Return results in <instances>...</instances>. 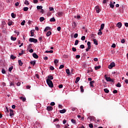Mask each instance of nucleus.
I'll list each match as a JSON object with an SVG mask.
<instances>
[{
	"mask_svg": "<svg viewBox=\"0 0 128 128\" xmlns=\"http://www.w3.org/2000/svg\"><path fill=\"white\" fill-rule=\"evenodd\" d=\"M47 84H48V86L50 88H54V84L52 83V82L50 80H46Z\"/></svg>",
	"mask_w": 128,
	"mask_h": 128,
	"instance_id": "nucleus-1",
	"label": "nucleus"
},
{
	"mask_svg": "<svg viewBox=\"0 0 128 128\" xmlns=\"http://www.w3.org/2000/svg\"><path fill=\"white\" fill-rule=\"evenodd\" d=\"M116 66V64L114 62H112L108 66V68L110 70H112V68H114Z\"/></svg>",
	"mask_w": 128,
	"mask_h": 128,
	"instance_id": "nucleus-2",
	"label": "nucleus"
},
{
	"mask_svg": "<svg viewBox=\"0 0 128 128\" xmlns=\"http://www.w3.org/2000/svg\"><path fill=\"white\" fill-rule=\"evenodd\" d=\"M29 42H34V44H36V42H38V40L34 38H30Z\"/></svg>",
	"mask_w": 128,
	"mask_h": 128,
	"instance_id": "nucleus-3",
	"label": "nucleus"
},
{
	"mask_svg": "<svg viewBox=\"0 0 128 128\" xmlns=\"http://www.w3.org/2000/svg\"><path fill=\"white\" fill-rule=\"evenodd\" d=\"M94 82H94V80L90 81V88H94Z\"/></svg>",
	"mask_w": 128,
	"mask_h": 128,
	"instance_id": "nucleus-4",
	"label": "nucleus"
},
{
	"mask_svg": "<svg viewBox=\"0 0 128 128\" xmlns=\"http://www.w3.org/2000/svg\"><path fill=\"white\" fill-rule=\"evenodd\" d=\"M95 10H96L97 14L100 13V7L98 6H96L95 7Z\"/></svg>",
	"mask_w": 128,
	"mask_h": 128,
	"instance_id": "nucleus-5",
	"label": "nucleus"
},
{
	"mask_svg": "<svg viewBox=\"0 0 128 128\" xmlns=\"http://www.w3.org/2000/svg\"><path fill=\"white\" fill-rule=\"evenodd\" d=\"M88 118H89L90 121L92 122V120H94V118H94V116H90Z\"/></svg>",
	"mask_w": 128,
	"mask_h": 128,
	"instance_id": "nucleus-6",
	"label": "nucleus"
},
{
	"mask_svg": "<svg viewBox=\"0 0 128 128\" xmlns=\"http://www.w3.org/2000/svg\"><path fill=\"white\" fill-rule=\"evenodd\" d=\"M56 16H57L60 17L62 16V12H58L56 14Z\"/></svg>",
	"mask_w": 128,
	"mask_h": 128,
	"instance_id": "nucleus-7",
	"label": "nucleus"
},
{
	"mask_svg": "<svg viewBox=\"0 0 128 128\" xmlns=\"http://www.w3.org/2000/svg\"><path fill=\"white\" fill-rule=\"evenodd\" d=\"M32 56L34 58H38V56L36 54V53H34L32 54Z\"/></svg>",
	"mask_w": 128,
	"mask_h": 128,
	"instance_id": "nucleus-8",
	"label": "nucleus"
},
{
	"mask_svg": "<svg viewBox=\"0 0 128 128\" xmlns=\"http://www.w3.org/2000/svg\"><path fill=\"white\" fill-rule=\"evenodd\" d=\"M116 26L118 28H122V22H119L117 24Z\"/></svg>",
	"mask_w": 128,
	"mask_h": 128,
	"instance_id": "nucleus-9",
	"label": "nucleus"
},
{
	"mask_svg": "<svg viewBox=\"0 0 128 128\" xmlns=\"http://www.w3.org/2000/svg\"><path fill=\"white\" fill-rule=\"evenodd\" d=\"M106 75L104 76V78L107 82H110L111 78L110 77H106Z\"/></svg>",
	"mask_w": 128,
	"mask_h": 128,
	"instance_id": "nucleus-10",
	"label": "nucleus"
},
{
	"mask_svg": "<svg viewBox=\"0 0 128 128\" xmlns=\"http://www.w3.org/2000/svg\"><path fill=\"white\" fill-rule=\"evenodd\" d=\"M104 28V24H102L100 26V28L99 29L100 30H102Z\"/></svg>",
	"mask_w": 128,
	"mask_h": 128,
	"instance_id": "nucleus-11",
	"label": "nucleus"
},
{
	"mask_svg": "<svg viewBox=\"0 0 128 128\" xmlns=\"http://www.w3.org/2000/svg\"><path fill=\"white\" fill-rule=\"evenodd\" d=\"M47 110H48L49 112H50V110H54V108L52 106H48L47 107Z\"/></svg>",
	"mask_w": 128,
	"mask_h": 128,
	"instance_id": "nucleus-12",
	"label": "nucleus"
},
{
	"mask_svg": "<svg viewBox=\"0 0 128 128\" xmlns=\"http://www.w3.org/2000/svg\"><path fill=\"white\" fill-rule=\"evenodd\" d=\"M93 42L96 46H98V40H96V39H93Z\"/></svg>",
	"mask_w": 128,
	"mask_h": 128,
	"instance_id": "nucleus-13",
	"label": "nucleus"
},
{
	"mask_svg": "<svg viewBox=\"0 0 128 128\" xmlns=\"http://www.w3.org/2000/svg\"><path fill=\"white\" fill-rule=\"evenodd\" d=\"M110 8H114V3L112 2H110Z\"/></svg>",
	"mask_w": 128,
	"mask_h": 128,
	"instance_id": "nucleus-14",
	"label": "nucleus"
},
{
	"mask_svg": "<svg viewBox=\"0 0 128 128\" xmlns=\"http://www.w3.org/2000/svg\"><path fill=\"white\" fill-rule=\"evenodd\" d=\"M10 116H14V110L10 109Z\"/></svg>",
	"mask_w": 128,
	"mask_h": 128,
	"instance_id": "nucleus-15",
	"label": "nucleus"
},
{
	"mask_svg": "<svg viewBox=\"0 0 128 128\" xmlns=\"http://www.w3.org/2000/svg\"><path fill=\"white\" fill-rule=\"evenodd\" d=\"M50 30V26H46L44 30V32H48V30Z\"/></svg>",
	"mask_w": 128,
	"mask_h": 128,
	"instance_id": "nucleus-16",
	"label": "nucleus"
},
{
	"mask_svg": "<svg viewBox=\"0 0 128 128\" xmlns=\"http://www.w3.org/2000/svg\"><path fill=\"white\" fill-rule=\"evenodd\" d=\"M71 122H72V124H76V121L74 119L71 120Z\"/></svg>",
	"mask_w": 128,
	"mask_h": 128,
	"instance_id": "nucleus-17",
	"label": "nucleus"
},
{
	"mask_svg": "<svg viewBox=\"0 0 128 128\" xmlns=\"http://www.w3.org/2000/svg\"><path fill=\"white\" fill-rule=\"evenodd\" d=\"M80 77H77L75 80V83L78 84V82H80Z\"/></svg>",
	"mask_w": 128,
	"mask_h": 128,
	"instance_id": "nucleus-18",
	"label": "nucleus"
},
{
	"mask_svg": "<svg viewBox=\"0 0 128 128\" xmlns=\"http://www.w3.org/2000/svg\"><path fill=\"white\" fill-rule=\"evenodd\" d=\"M47 80H54V77L52 76V75H49L48 76V79Z\"/></svg>",
	"mask_w": 128,
	"mask_h": 128,
	"instance_id": "nucleus-19",
	"label": "nucleus"
},
{
	"mask_svg": "<svg viewBox=\"0 0 128 128\" xmlns=\"http://www.w3.org/2000/svg\"><path fill=\"white\" fill-rule=\"evenodd\" d=\"M66 112V109H63L62 110H60V114H64Z\"/></svg>",
	"mask_w": 128,
	"mask_h": 128,
	"instance_id": "nucleus-20",
	"label": "nucleus"
},
{
	"mask_svg": "<svg viewBox=\"0 0 128 128\" xmlns=\"http://www.w3.org/2000/svg\"><path fill=\"white\" fill-rule=\"evenodd\" d=\"M51 34H52V32H50V31H48V32H47V33L46 34V36H50Z\"/></svg>",
	"mask_w": 128,
	"mask_h": 128,
	"instance_id": "nucleus-21",
	"label": "nucleus"
},
{
	"mask_svg": "<svg viewBox=\"0 0 128 128\" xmlns=\"http://www.w3.org/2000/svg\"><path fill=\"white\" fill-rule=\"evenodd\" d=\"M112 74H113V76H118V72H112Z\"/></svg>",
	"mask_w": 128,
	"mask_h": 128,
	"instance_id": "nucleus-22",
	"label": "nucleus"
},
{
	"mask_svg": "<svg viewBox=\"0 0 128 128\" xmlns=\"http://www.w3.org/2000/svg\"><path fill=\"white\" fill-rule=\"evenodd\" d=\"M10 39H11V40H13L14 42V40H16V38L12 36L10 37Z\"/></svg>",
	"mask_w": 128,
	"mask_h": 128,
	"instance_id": "nucleus-23",
	"label": "nucleus"
},
{
	"mask_svg": "<svg viewBox=\"0 0 128 128\" xmlns=\"http://www.w3.org/2000/svg\"><path fill=\"white\" fill-rule=\"evenodd\" d=\"M45 52L46 53V54H48L49 52L50 53V54H52V52H54V51L53 50H46V52Z\"/></svg>",
	"mask_w": 128,
	"mask_h": 128,
	"instance_id": "nucleus-24",
	"label": "nucleus"
},
{
	"mask_svg": "<svg viewBox=\"0 0 128 128\" xmlns=\"http://www.w3.org/2000/svg\"><path fill=\"white\" fill-rule=\"evenodd\" d=\"M11 16L12 18H16V16L14 13H12Z\"/></svg>",
	"mask_w": 128,
	"mask_h": 128,
	"instance_id": "nucleus-25",
	"label": "nucleus"
},
{
	"mask_svg": "<svg viewBox=\"0 0 128 128\" xmlns=\"http://www.w3.org/2000/svg\"><path fill=\"white\" fill-rule=\"evenodd\" d=\"M80 92H84V86H80Z\"/></svg>",
	"mask_w": 128,
	"mask_h": 128,
	"instance_id": "nucleus-26",
	"label": "nucleus"
},
{
	"mask_svg": "<svg viewBox=\"0 0 128 128\" xmlns=\"http://www.w3.org/2000/svg\"><path fill=\"white\" fill-rule=\"evenodd\" d=\"M104 90L106 94H108V92H110V90L108 88H104Z\"/></svg>",
	"mask_w": 128,
	"mask_h": 128,
	"instance_id": "nucleus-27",
	"label": "nucleus"
},
{
	"mask_svg": "<svg viewBox=\"0 0 128 128\" xmlns=\"http://www.w3.org/2000/svg\"><path fill=\"white\" fill-rule=\"evenodd\" d=\"M100 68H101L100 66H95L94 68H95L96 70H100Z\"/></svg>",
	"mask_w": 128,
	"mask_h": 128,
	"instance_id": "nucleus-28",
	"label": "nucleus"
},
{
	"mask_svg": "<svg viewBox=\"0 0 128 128\" xmlns=\"http://www.w3.org/2000/svg\"><path fill=\"white\" fill-rule=\"evenodd\" d=\"M20 99H21L22 100V102H24L25 100H26V98L22 96L20 97Z\"/></svg>",
	"mask_w": 128,
	"mask_h": 128,
	"instance_id": "nucleus-29",
	"label": "nucleus"
},
{
	"mask_svg": "<svg viewBox=\"0 0 128 128\" xmlns=\"http://www.w3.org/2000/svg\"><path fill=\"white\" fill-rule=\"evenodd\" d=\"M87 46L88 48H92V46H90V42H87Z\"/></svg>",
	"mask_w": 128,
	"mask_h": 128,
	"instance_id": "nucleus-30",
	"label": "nucleus"
},
{
	"mask_svg": "<svg viewBox=\"0 0 128 128\" xmlns=\"http://www.w3.org/2000/svg\"><path fill=\"white\" fill-rule=\"evenodd\" d=\"M99 32H98V36H102V30H100V29H99Z\"/></svg>",
	"mask_w": 128,
	"mask_h": 128,
	"instance_id": "nucleus-31",
	"label": "nucleus"
},
{
	"mask_svg": "<svg viewBox=\"0 0 128 128\" xmlns=\"http://www.w3.org/2000/svg\"><path fill=\"white\" fill-rule=\"evenodd\" d=\"M36 8H37V10H42V6H36Z\"/></svg>",
	"mask_w": 128,
	"mask_h": 128,
	"instance_id": "nucleus-32",
	"label": "nucleus"
},
{
	"mask_svg": "<svg viewBox=\"0 0 128 128\" xmlns=\"http://www.w3.org/2000/svg\"><path fill=\"white\" fill-rule=\"evenodd\" d=\"M10 58H12V60H16V57L14 56V55H11Z\"/></svg>",
	"mask_w": 128,
	"mask_h": 128,
	"instance_id": "nucleus-33",
	"label": "nucleus"
},
{
	"mask_svg": "<svg viewBox=\"0 0 128 128\" xmlns=\"http://www.w3.org/2000/svg\"><path fill=\"white\" fill-rule=\"evenodd\" d=\"M50 22H56V18H50Z\"/></svg>",
	"mask_w": 128,
	"mask_h": 128,
	"instance_id": "nucleus-34",
	"label": "nucleus"
},
{
	"mask_svg": "<svg viewBox=\"0 0 128 128\" xmlns=\"http://www.w3.org/2000/svg\"><path fill=\"white\" fill-rule=\"evenodd\" d=\"M18 64L22 66L23 63L22 62V60H18Z\"/></svg>",
	"mask_w": 128,
	"mask_h": 128,
	"instance_id": "nucleus-35",
	"label": "nucleus"
},
{
	"mask_svg": "<svg viewBox=\"0 0 128 128\" xmlns=\"http://www.w3.org/2000/svg\"><path fill=\"white\" fill-rule=\"evenodd\" d=\"M66 73L67 74H70V69L66 70Z\"/></svg>",
	"mask_w": 128,
	"mask_h": 128,
	"instance_id": "nucleus-36",
	"label": "nucleus"
},
{
	"mask_svg": "<svg viewBox=\"0 0 128 128\" xmlns=\"http://www.w3.org/2000/svg\"><path fill=\"white\" fill-rule=\"evenodd\" d=\"M23 10L24 12H28V8L24 7Z\"/></svg>",
	"mask_w": 128,
	"mask_h": 128,
	"instance_id": "nucleus-37",
	"label": "nucleus"
},
{
	"mask_svg": "<svg viewBox=\"0 0 128 128\" xmlns=\"http://www.w3.org/2000/svg\"><path fill=\"white\" fill-rule=\"evenodd\" d=\"M54 64L55 65L56 64H58V60L56 59L54 60Z\"/></svg>",
	"mask_w": 128,
	"mask_h": 128,
	"instance_id": "nucleus-38",
	"label": "nucleus"
},
{
	"mask_svg": "<svg viewBox=\"0 0 128 128\" xmlns=\"http://www.w3.org/2000/svg\"><path fill=\"white\" fill-rule=\"evenodd\" d=\"M24 4H26V6H28V4H30V3H28V1L26 0H25Z\"/></svg>",
	"mask_w": 128,
	"mask_h": 128,
	"instance_id": "nucleus-39",
	"label": "nucleus"
},
{
	"mask_svg": "<svg viewBox=\"0 0 128 128\" xmlns=\"http://www.w3.org/2000/svg\"><path fill=\"white\" fill-rule=\"evenodd\" d=\"M116 86H117V88H120V86H122V84H120V83L118 82L116 85Z\"/></svg>",
	"mask_w": 128,
	"mask_h": 128,
	"instance_id": "nucleus-40",
	"label": "nucleus"
},
{
	"mask_svg": "<svg viewBox=\"0 0 128 128\" xmlns=\"http://www.w3.org/2000/svg\"><path fill=\"white\" fill-rule=\"evenodd\" d=\"M40 22H44V17H40Z\"/></svg>",
	"mask_w": 128,
	"mask_h": 128,
	"instance_id": "nucleus-41",
	"label": "nucleus"
},
{
	"mask_svg": "<svg viewBox=\"0 0 128 128\" xmlns=\"http://www.w3.org/2000/svg\"><path fill=\"white\" fill-rule=\"evenodd\" d=\"M64 68V64H61L59 67L60 70H62V68Z\"/></svg>",
	"mask_w": 128,
	"mask_h": 128,
	"instance_id": "nucleus-42",
	"label": "nucleus"
},
{
	"mask_svg": "<svg viewBox=\"0 0 128 128\" xmlns=\"http://www.w3.org/2000/svg\"><path fill=\"white\" fill-rule=\"evenodd\" d=\"M26 24V20H24L20 24L21 26H24Z\"/></svg>",
	"mask_w": 128,
	"mask_h": 128,
	"instance_id": "nucleus-43",
	"label": "nucleus"
},
{
	"mask_svg": "<svg viewBox=\"0 0 128 128\" xmlns=\"http://www.w3.org/2000/svg\"><path fill=\"white\" fill-rule=\"evenodd\" d=\"M30 64H31L32 66H34V64H36V61H32L30 62Z\"/></svg>",
	"mask_w": 128,
	"mask_h": 128,
	"instance_id": "nucleus-44",
	"label": "nucleus"
},
{
	"mask_svg": "<svg viewBox=\"0 0 128 128\" xmlns=\"http://www.w3.org/2000/svg\"><path fill=\"white\" fill-rule=\"evenodd\" d=\"M12 21H10L8 22V26H12Z\"/></svg>",
	"mask_w": 128,
	"mask_h": 128,
	"instance_id": "nucleus-45",
	"label": "nucleus"
},
{
	"mask_svg": "<svg viewBox=\"0 0 128 128\" xmlns=\"http://www.w3.org/2000/svg\"><path fill=\"white\" fill-rule=\"evenodd\" d=\"M78 40H76L75 41L74 46H78Z\"/></svg>",
	"mask_w": 128,
	"mask_h": 128,
	"instance_id": "nucleus-46",
	"label": "nucleus"
},
{
	"mask_svg": "<svg viewBox=\"0 0 128 128\" xmlns=\"http://www.w3.org/2000/svg\"><path fill=\"white\" fill-rule=\"evenodd\" d=\"M73 28H76V22H74L72 24Z\"/></svg>",
	"mask_w": 128,
	"mask_h": 128,
	"instance_id": "nucleus-47",
	"label": "nucleus"
},
{
	"mask_svg": "<svg viewBox=\"0 0 128 128\" xmlns=\"http://www.w3.org/2000/svg\"><path fill=\"white\" fill-rule=\"evenodd\" d=\"M78 34H74V38H78Z\"/></svg>",
	"mask_w": 128,
	"mask_h": 128,
	"instance_id": "nucleus-48",
	"label": "nucleus"
},
{
	"mask_svg": "<svg viewBox=\"0 0 128 128\" xmlns=\"http://www.w3.org/2000/svg\"><path fill=\"white\" fill-rule=\"evenodd\" d=\"M89 128H94V125H92V124H89Z\"/></svg>",
	"mask_w": 128,
	"mask_h": 128,
	"instance_id": "nucleus-49",
	"label": "nucleus"
},
{
	"mask_svg": "<svg viewBox=\"0 0 128 128\" xmlns=\"http://www.w3.org/2000/svg\"><path fill=\"white\" fill-rule=\"evenodd\" d=\"M81 40H86V36H82L81 38Z\"/></svg>",
	"mask_w": 128,
	"mask_h": 128,
	"instance_id": "nucleus-50",
	"label": "nucleus"
},
{
	"mask_svg": "<svg viewBox=\"0 0 128 128\" xmlns=\"http://www.w3.org/2000/svg\"><path fill=\"white\" fill-rule=\"evenodd\" d=\"M12 68H14L12 66L10 67L8 69L9 72H11L12 70Z\"/></svg>",
	"mask_w": 128,
	"mask_h": 128,
	"instance_id": "nucleus-51",
	"label": "nucleus"
},
{
	"mask_svg": "<svg viewBox=\"0 0 128 128\" xmlns=\"http://www.w3.org/2000/svg\"><path fill=\"white\" fill-rule=\"evenodd\" d=\"M2 74H6V70H4V69H2Z\"/></svg>",
	"mask_w": 128,
	"mask_h": 128,
	"instance_id": "nucleus-52",
	"label": "nucleus"
},
{
	"mask_svg": "<svg viewBox=\"0 0 128 128\" xmlns=\"http://www.w3.org/2000/svg\"><path fill=\"white\" fill-rule=\"evenodd\" d=\"M50 70H54V66H50Z\"/></svg>",
	"mask_w": 128,
	"mask_h": 128,
	"instance_id": "nucleus-53",
	"label": "nucleus"
},
{
	"mask_svg": "<svg viewBox=\"0 0 128 128\" xmlns=\"http://www.w3.org/2000/svg\"><path fill=\"white\" fill-rule=\"evenodd\" d=\"M55 126H56V128H60V124H56Z\"/></svg>",
	"mask_w": 128,
	"mask_h": 128,
	"instance_id": "nucleus-54",
	"label": "nucleus"
},
{
	"mask_svg": "<svg viewBox=\"0 0 128 128\" xmlns=\"http://www.w3.org/2000/svg\"><path fill=\"white\" fill-rule=\"evenodd\" d=\"M121 42L122 44H124V42H126V40H124V39H122L121 40Z\"/></svg>",
	"mask_w": 128,
	"mask_h": 128,
	"instance_id": "nucleus-55",
	"label": "nucleus"
},
{
	"mask_svg": "<svg viewBox=\"0 0 128 128\" xmlns=\"http://www.w3.org/2000/svg\"><path fill=\"white\" fill-rule=\"evenodd\" d=\"M20 6V3L18 2L15 4V6Z\"/></svg>",
	"mask_w": 128,
	"mask_h": 128,
	"instance_id": "nucleus-56",
	"label": "nucleus"
},
{
	"mask_svg": "<svg viewBox=\"0 0 128 128\" xmlns=\"http://www.w3.org/2000/svg\"><path fill=\"white\" fill-rule=\"evenodd\" d=\"M116 44H113L111 46V47L113 48H116Z\"/></svg>",
	"mask_w": 128,
	"mask_h": 128,
	"instance_id": "nucleus-57",
	"label": "nucleus"
},
{
	"mask_svg": "<svg viewBox=\"0 0 128 128\" xmlns=\"http://www.w3.org/2000/svg\"><path fill=\"white\" fill-rule=\"evenodd\" d=\"M10 86H14V84L12 82H10Z\"/></svg>",
	"mask_w": 128,
	"mask_h": 128,
	"instance_id": "nucleus-58",
	"label": "nucleus"
},
{
	"mask_svg": "<svg viewBox=\"0 0 128 128\" xmlns=\"http://www.w3.org/2000/svg\"><path fill=\"white\" fill-rule=\"evenodd\" d=\"M72 50L73 52H76V48H75L73 47L72 48Z\"/></svg>",
	"mask_w": 128,
	"mask_h": 128,
	"instance_id": "nucleus-59",
	"label": "nucleus"
},
{
	"mask_svg": "<svg viewBox=\"0 0 128 128\" xmlns=\"http://www.w3.org/2000/svg\"><path fill=\"white\" fill-rule=\"evenodd\" d=\"M84 48V45L82 44L80 46V48Z\"/></svg>",
	"mask_w": 128,
	"mask_h": 128,
	"instance_id": "nucleus-60",
	"label": "nucleus"
},
{
	"mask_svg": "<svg viewBox=\"0 0 128 128\" xmlns=\"http://www.w3.org/2000/svg\"><path fill=\"white\" fill-rule=\"evenodd\" d=\"M34 4H38V0H34Z\"/></svg>",
	"mask_w": 128,
	"mask_h": 128,
	"instance_id": "nucleus-61",
	"label": "nucleus"
},
{
	"mask_svg": "<svg viewBox=\"0 0 128 128\" xmlns=\"http://www.w3.org/2000/svg\"><path fill=\"white\" fill-rule=\"evenodd\" d=\"M80 58V55H76V58Z\"/></svg>",
	"mask_w": 128,
	"mask_h": 128,
	"instance_id": "nucleus-62",
	"label": "nucleus"
},
{
	"mask_svg": "<svg viewBox=\"0 0 128 128\" xmlns=\"http://www.w3.org/2000/svg\"><path fill=\"white\" fill-rule=\"evenodd\" d=\"M113 94H118V90H114L113 91Z\"/></svg>",
	"mask_w": 128,
	"mask_h": 128,
	"instance_id": "nucleus-63",
	"label": "nucleus"
},
{
	"mask_svg": "<svg viewBox=\"0 0 128 128\" xmlns=\"http://www.w3.org/2000/svg\"><path fill=\"white\" fill-rule=\"evenodd\" d=\"M124 82H126V84H128V79L125 80Z\"/></svg>",
	"mask_w": 128,
	"mask_h": 128,
	"instance_id": "nucleus-64",
	"label": "nucleus"
}]
</instances>
